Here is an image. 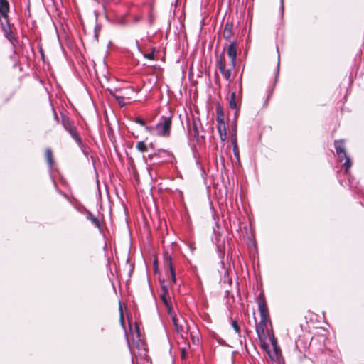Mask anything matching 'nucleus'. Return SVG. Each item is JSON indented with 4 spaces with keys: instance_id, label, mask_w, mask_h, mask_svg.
<instances>
[{
    "instance_id": "nucleus-1",
    "label": "nucleus",
    "mask_w": 364,
    "mask_h": 364,
    "mask_svg": "<svg viewBox=\"0 0 364 364\" xmlns=\"http://www.w3.org/2000/svg\"><path fill=\"white\" fill-rule=\"evenodd\" d=\"M237 45L233 41L227 48L228 56L230 59V63L227 64L226 60L221 55L216 62V67L223 75L225 80L228 82H232V72L235 69L237 60Z\"/></svg>"
},
{
    "instance_id": "nucleus-2",
    "label": "nucleus",
    "mask_w": 364,
    "mask_h": 364,
    "mask_svg": "<svg viewBox=\"0 0 364 364\" xmlns=\"http://www.w3.org/2000/svg\"><path fill=\"white\" fill-rule=\"evenodd\" d=\"M171 124V117H165L155 126H146L145 129L151 135L168 137L170 136Z\"/></svg>"
},
{
    "instance_id": "nucleus-3",
    "label": "nucleus",
    "mask_w": 364,
    "mask_h": 364,
    "mask_svg": "<svg viewBox=\"0 0 364 364\" xmlns=\"http://www.w3.org/2000/svg\"><path fill=\"white\" fill-rule=\"evenodd\" d=\"M257 303L258 309L260 314V321L256 327V331L258 335H259L260 331L264 333V328L267 327V323L269 320L268 308L263 293L259 294V298L257 299Z\"/></svg>"
},
{
    "instance_id": "nucleus-4",
    "label": "nucleus",
    "mask_w": 364,
    "mask_h": 364,
    "mask_svg": "<svg viewBox=\"0 0 364 364\" xmlns=\"http://www.w3.org/2000/svg\"><path fill=\"white\" fill-rule=\"evenodd\" d=\"M334 146L338 160L340 161H342L344 159L346 160L343 164V168H344L345 174L348 175L349 169L352 166V161L346 154L344 141L336 140L334 141Z\"/></svg>"
},
{
    "instance_id": "nucleus-5",
    "label": "nucleus",
    "mask_w": 364,
    "mask_h": 364,
    "mask_svg": "<svg viewBox=\"0 0 364 364\" xmlns=\"http://www.w3.org/2000/svg\"><path fill=\"white\" fill-rule=\"evenodd\" d=\"M171 318L176 333L182 338H185L188 335V327L186 321L181 316H172Z\"/></svg>"
},
{
    "instance_id": "nucleus-6",
    "label": "nucleus",
    "mask_w": 364,
    "mask_h": 364,
    "mask_svg": "<svg viewBox=\"0 0 364 364\" xmlns=\"http://www.w3.org/2000/svg\"><path fill=\"white\" fill-rule=\"evenodd\" d=\"M63 125L66 131L69 132L72 138L76 141L80 147L83 146V144L80 136H79L76 127L68 120H63Z\"/></svg>"
},
{
    "instance_id": "nucleus-7",
    "label": "nucleus",
    "mask_w": 364,
    "mask_h": 364,
    "mask_svg": "<svg viewBox=\"0 0 364 364\" xmlns=\"http://www.w3.org/2000/svg\"><path fill=\"white\" fill-rule=\"evenodd\" d=\"M164 263L165 267L168 269V270L170 272L171 280H172L173 283H176V274H175V272H174V269L173 267V264H172L171 257L168 253H166L164 255Z\"/></svg>"
},
{
    "instance_id": "nucleus-8",
    "label": "nucleus",
    "mask_w": 364,
    "mask_h": 364,
    "mask_svg": "<svg viewBox=\"0 0 364 364\" xmlns=\"http://www.w3.org/2000/svg\"><path fill=\"white\" fill-rule=\"evenodd\" d=\"M270 341L273 348V351L272 353L267 351V353L272 359L278 358L280 356V348L277 345V340L274 336H272L270 338Z\"/></svg>"
},
{
    "instance_id": "nucleus-9",
    "label": "nucleus",
    "mask_w": 364,
    "mask_h": 364,
    "mask_svg": "<svg viewBox=\"0 0 364 364\" xmlns=\"http://www.w3.org/2000/svg\"><path fill=\"white\" fill-rule=\"evenodd\" d=\"M161 154H164L167 156L166 160L169 162H172L173 160L174 159L173 154L171 152H170L167 150H165V149H158L154 154H149L148 156V158L151 159L153 158V156H160Z\"/></svg>"
},
{
    "instance_id": "nucleus-10",
    "label": "nucleus",
    "mask_w": 364,
    "mask_h": 364,
    "mask_svg": "<svg viewBox=\"0 0 364 364\" xmlns=\"http://www.w3.org/2000/svg\"><path fill=\"white\" fill-rule=\"evenodd\" d=\"M86 218L90 220L99 230L102 231L101 224L99 219L95 216L90 211L86 210Z\"/></svg>"
},
{
    "instance_id": "nucleus-11",
    "label": "nucleus",
    "mask_w": 364,
    "mask_h": 364,
    "mask_svg": "<svg viewBox=\"0 0 364 364\" xmlns=\"http://www.w3.org/2000/svg\"><path fill=\"white\" fill-rule=\"evenodd\" d=\"M161 299L163 301V302L166 304L167 308L168 309V311H170V306L168 301V291L166 286L161 287Z\"/></svg>"
},
{
    "instance_id": "nucleus-12",
    "label": "nucleus",
    "mask_w": 364,
    "mask_h": 364,
    "mask_svg": "<svg viewBox=\"0 0 364 364\" xmlns=\"http://www.w3.org/2000/svg\"><path fill=\"white\" fill-rule=\"evenodd\" d=\"M223 38L228 40L232 36V25L227 23L223 32Z\"/></svg>"
},
{
    "instance_id": "nucleus-13",
    "label": "nucleus",
    "mask_w": 364,
    "mask_h": 364,
    "mask_svg": "<svg viewBox=\"0 0 364 364\" xmlns=\"http://www.w3.org/2000/svg\"><path fill=\"white\" fill-rule=\"evenodd\" d=\"M217 120H218V123L220 124H223L224 125L223 129L220 127L218 128V130H219V132H220V136L221 140L222 141H225L226 139V129H225V123H224L223 119H220L219 117H218Z\"/></svg>"
},
{
    "instance_id": "nucleus-14",
    "label": "nucleus",
    "mask_w": 364,
    "mask_h": 364,
    "mask_svg": "<svg viewBox=\"0 0 364 364\" xmlns=\"http://www.w3.org/2000/svg\"><path fill=\"white\" fill-rule=\"evenodd\" d=\"M235 97H236L235 92H232L231 93V96H230V101H229V106L232 109H236L237 107V102H236V100H235Z\"/></svg>"
},
{
    "instance_id": "nucleus-15",
    "label": "nucleus",
    "mask_w": 364,
    "mask_h": 364,
    "mask_svg": "<svg viewBox=\"0 0 364 364\" xmlns=\"http://www.w3.org/2000/svg\"><path fill=\"white\" fill-rule=\"evenodd\" d=\"M147 148H148V146L143 141H138L136 144V149L140 152L146 151Z\"/></svg>"
},
{
    "instance_id": "nucleus-16",
    "label": "nucleus",
    "mask_w": 364,
    "mask_h": 364,
    "mask_svg": "<svg viewBox=\"0 0 364 364\" xmlns=\"http://www.w3.org/2000/svg\"><path fill=\"white\" fill-rule=\"evenodd\" d=\"M52 151L50 149H47L46 150V159L47 161L48 164L50 166V167L53 165V158H52Z\"/></svg>"
},
{
    "instance_id": "nucleus-17",
    "label": "nucleus",
    "mask_w": 364,
    "mask_h": 364,
    "mask_svg": "<svg viewBox=\"0 0 364 364\" xmlns=\"http://www.w3.org/2000/svg\"><path fill=\"white\" fill-rule=\"evenodd\" d=\"M9 8L8 4L6 1H0V12L2 14H6L8 12Z\"/></svg>"
},
{
    "instance_id": "nucleus-18",
    "label": "nucleus",
    "mask_w": 364,
    "mask_h": 364,
    "mask_svg": "<svg viewBox=\"0 0 364 364\" xmlns=\"http://www.w3.org/2000/svg\"><path fill=\"white\" fill-rule=\"evenodd\" d=\"M4 34H5V36L6 37V38H8L10 41H12L13 33L9 27L4 28Z\"/></svg>"
},
{
    "instance_id": "nucleus-19",
    "label": "nucleus",
    "mask_w": 364,
    "mask_h": 364,
    "mask_svg": "<svg viewBox=\"0 0 364 364\" xmlns=\"http://www.w3.org/2000/svg\"><path fill=\"white\" fill-rule=\"evenodd\" d=\"M232 327L234 329V331H235V333H237L238 336H240V328L236 321H232Z\"/></svg>"
},
{
    "instance_id": "nucleus-20",
    "label": "nucleus",
    "mask_w": 364,
    "mask_h": 364,
    "mask_svg": "<svg viewBox=\"0 0 364 364\" xmlns=\"http://www.w3.org/2000/svg\"><path fill=\"white\" fill-rule=\"evenodd\" d=\"M115 100L117 101V102L121 107L124 106L127 103L125 102V98L122 96L118 95L117 97H115Z\"/></svg>"
},
{
    "instance_id": "nucleus-21",
    "label": "nucleus",
    "mask_w": 364,
    "mask_h": 364,
    "mask_svg": "<svg viewBox=\"0 0 364 364\" xmlns=\"http://www.w3.org/2000/svg\"><path fill=\"white\" fill-rule=\"evenodd\" d=\"M144 58L148 60H154V50H152L151 53H145L144 55Z\"/></svg>"
},
{
    "instance_id": "nucleus-22",
    "label": "nucleus",
    "mask_w": 364,
    "mask_h": 364,
    "mask_svg": "<svg viewBox=\"0 0 364 364\" xmlns=\"http://www.w3.org/2000/svg\"><path fill=\"white\" fill-rule=\"evenodd\" d=\"M135 122H136L137 124H140V125H141V126H144V127H146L144 119H142V118H141V117H136V118L135 119Z\"/></svg>"
},
{
    "instance_id": "nucleus-23",
    "label": "nucleus",
    "mask_w": 364,
    "mask_h": 364,
    "mask_svg": "<svg viewBox=\"0 0 364 364\" xmlns=\"http://www.w3.org/2000/svg\"><path fill=\"white\" fill-rule=\"evenodd\" d=\"M109 93L115 99V97H117L118 95L116 93L115 91H114L113 90H111V89H108L107 90Z\"/></svg>"
},
{
    "instance_id": "nucleus-24",
    "label": "nucleus",
    "mask_w": 364,
    "mask_h": 364,
    "mask_svg": "<svg viewBox=\"0 0 364 364\" xmlns=\"http://www.w3.org/2000/svg\"><path fill=\"white\" fill-rule=\"evenodd\" d=\"M227 275V282L228 283L229 285H231L232 284V280L228 278V272L227 270L225 271V277Z\"/></svg>"
},
{
    "instance_id": "nucleus-25",
    "label": "nucleus",
    "mask_w": 364,
    "mask_h": 364,
    "mask_svg": "<svg viewBox=\"0 0 364 364\" xmlns=\"http://www.w3.org/2000/svg\"><path fill=\"white\" fill-rule=\"evenodd\" d=\"M232 130L234 131V137L232 139V143H235L236 141V125L234 126L232 128Z\"/></svg>"
},
{
    "instance_id": "nucleus-26",
    "label": "nucleus",
    "mask_w": 364,
    "mask_h": 364,
    "mask_svg": "<svg viewBox=\"0 0 364 364\" xmlns=\"http://www.w3.org/2000/svg\"><path fill=\"white\" fill-rule=\"evenodd\" d=\"M181 358H182L183 359H185V358H186V350H185V348H183V349L181 350Z\"/></svg>"
},
{
    "instance_id": "nucleus-27",
    "label": "nucleus",
    "mask_w": 364,
    "mask_h": 364,
    "mask_svg": "<svg viewBox=\"0 0 364 364\" xmlns=\"http://www.w3.org/2000/svg\"><path fill=\"white\" fill-rule=\"evenodd\" d=\"M233 144H235L234 145V153L235 155H238V150H237L236 142L233 143Z\"/></svg>"
},
{
    "instance_id": "nucleus-28",
    "label": "nucleus",
    "mask_w": 364,
    "mask_h": 364,
    "mask_svg": "<svg viewBox=\"0 0 364 364\" xmlns=\"http://www.w3.org/2000/svg\"><path fill=\"white\" fill-rule=\"evenodd\" d=\"M280 2H281V9H282V11H283V9H284V0H280Z\"/></svg>"
},
{
    "instance_id": "nucleus-29",
    "label": "nucleus",
    "mask_w": 364,
    "mask_h": 364,
    "mask_svg": "<svg viewBox=\"0 0 364 364\" xmlns=\"http://www.w3.org/2000/svg\"><path fill=\"white\" fill-rule=\"evenodd\" d=\"M143 159L146 163H147V159L145 156H143Z\"/></svg>"
},
{
    "instance_id": "nucleus-30",
    "label": "nucleus",
    "mask_w": 364,
    "mask_h": 364,
    "mask_svg": "<svg viewBox=\"0 0 364 364\" xmlns=\"http://www.w3.org/2000/svg\"><path fill=\"white\" fill-rule=\"evenodd\" d=\"M149 147L150 148H153V144L152 143H150L149 145H148Z\"/></svg>"
},
{
    "instance_id": "nucleus-31",
    "label": "nucleus",
    "mask_w": 364,
    "mask_h": 364,
    "mask_svg": "<svg viewBox=\"0 0 364 364\" xmlns=\"http://www.w3.org/2000/svg\"><path fill=\"white\" fill-rule=\"evenodd\" d=\"M279 61H278V63H277V71L279 70Z\"/></svg>"
}]
</instances>
